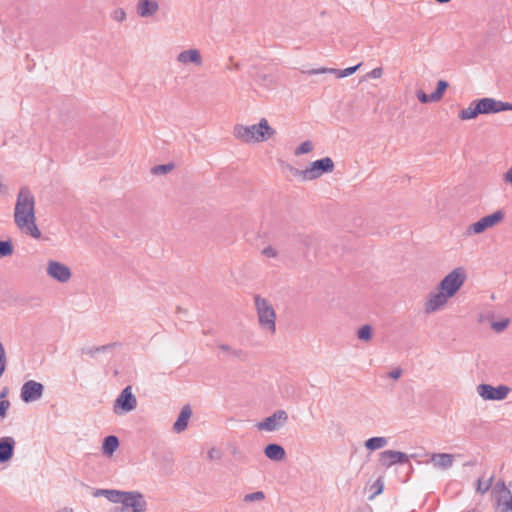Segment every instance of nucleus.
Here are the masks:
<instances>
[{"label": "nucleus", "mask_w": 512, "mask_h": 512, "mask_svg": "<svg viewBox=\"0 0 512 512\" xmlns=\"http://www.w3.org/2000/svg\"><path fill=\"white\" fill-rule=\"evenodd\" d=\"M36 200L32 191L24 186L21 187L14 207V223L18 230L34 239L41 238V231L36 223Z\"/></svg>", "instance_id": "1"}, {"label": "nucleus", "mask_w": 512, "mask_h": 512, "mask_svg": "<svg viewBox=\"0 0 512 512\" xmlns=\"http://www.w3.org/2000/svg\"><path fill=\"white\" fill-rule=\"evenodd\" d=\"M232 133L235 139L242 143L256 144L273 138L276 130L266 118H261L258 123L252 125L236 124Z\"/></svg>", "instance_id": "2"}, {"label": "nucleus", "mask_w": 512, "mask_h": 512, "mask_svg": "<svg viewBox=\"0 0 512 512\" xmlns=\"http://www.w3.org/2000/svg\"><path fill=\"white\" fill-rule=\"evenodd\" d=\"M253 302L260 330L268 335H275L277 314L273 304L267 298L258 294L254 295Z\"/></svg>", "instance_id": "3"}, {"label": "nucleus", "mask_w": 512, "mask_h": 512, "mask_svg": "<svg viewBox=\"0 0 512 512\" xmlns=\"http://www.w3.org/2000/svg\"><path fill=\"white\" fill-rule=\"evenodd\" d=\"M108 512H147L148 502L145 495L139 490H119Z\"/></svg>", "instance_id": "4"}, {"label": "nucleus", "mask_w": 512, "mask_h": 512, "mask_svg": "<svg viewBox=\"0 0 512 512\" xmlns=\"http://www.w3.org/2000/svg\"><path fill=\"white\" fill-rule=\"evenodd\" d=\"M334 168V161L330 157H324L310 162L305 169L290 167V171L300 181L307 182L319 179L324 174L332 173Z\"/></svg>", "instance_id": "5"}, {"label": "nucleus", "mask_w": 512, "mask_h": 512, "mask_svg": "<svg viewBox=\"0 0 512 512\" xmlns=\"http://www.w3.org/2000/svg\"><path fill=\"white\" fill-rule=\"evenodd\" d=\"M467 278V269L463 266H458L447 273L439 281L437 287L452 299L464 286Z\"/></svg>", "instance_id": "6"}, {"label": "nucleus", "mask_w": 512, "mask_h": 512, "mask_svg": "<svg viewBox=\"0 0 512 512\" xmlns=\"http://www.w3.org/2000/svg\"><path fill=\"white\" fill-rule=\"evenodd\" d=\"M204 63L202 51L195 47L181 49L175 56V64L181 69H201Z\"/></svg>", "instance_id": "7"}, {"label": "nucleus", "mask_w": 512, "mask_h": 512, "mask_svg": "<svg viewBox=\"0 0 512 512\" xmlns=\"http://www.w3.org/2000/svg\"><path fill=\"white\" fill-rule=\"evenodd\" d=\"M451 298L441 291L437 286L424 298L423 311L426 315H433L446 309Z\"/></svg>", "instance_id": "8"}, {"label": "nucleus", "mask_w": 512, "mask_h": 512, "mask_svg": "<svg viewBox=\"0 0 512 512\" xmlns=\"http://www.w3.org/2000/svg\"><path fill=\"white\" fill-rule=\"evenodd\" d=\"M137 403L132 387L127 386L116 397L113 403V412L118 416L130 413L136 409Z\"/></svg>", "instance_id": "9"}, {"label": "nucleus", "mask_w": 512, "mask_h": 512, "mask_svg": "<svg viewBox=\"0 0 512 512\" xmlns=\"http://www.w3.org/2000/svg\"><path fill=\"white\" fill-rule=\"evenodd\" d=\"M504 212L501 210L495 211L490 215H486L479 219L477 222L469 225L466 228V235L473 236L485 232L487 229L493 228L504 219Z\"/></svg>", "instance_id": "10"}, {"label": "nucleus", "mask_w": 512, "mask_h": 512, "mask_svg": "<svg viewBox=\"0 0 512 512\" xmlns=\"http://www.w3.org/2000/svg\"><path fill=\"white\" fill-rule=\"evenodd\" d=\"M477 394L485 401H502L508 397L511 388L507 385L492 386L479 384L476 387Z\"/></svg>", "instance_id": "11"}, {"label": "nucleus", "mask_w": 512, "mask_h": 512, "mask_svg": "<svg viewBox=\"0 0 512 512\" xmlns=\"http://www.w3.org/2000/svg\"><path fill=\"white\" fill-rule=\"evenodd\" d=\"M46 275L61 284H66L72 278L70 267L57 260H48L46 264Z\"/></svg>", "instance_id": "12"}, {"label": "nucleus", "mask_w": 512, "mask_h": 512, "mask_svg": "<svg viewBox=\"0 0 512 512\" xmlns=\"http://www.w3.org/2000/svg\"><path fill=\"white\" fill-rule=\"evenodd\" d=\"M288 422V414L285 410H276L272 415L266 417L256 424L259 431L274 432L280 430Z\"/></svg>", "instance_id": "13"}, {"label": "nucleus", "mask_w": 512, "mask_h": 512, "mask_svg": "<svg viewBox=\"0 0 512 512\" xmlns=\"http://www.w3.org/2000/svg\"><path fill=\"white\" fill-rule=\"evenodd\" d=\"M481 114L499 113L502 111H512V104L502 102L494 98H482L476 100Z\"/></svg>", "instance_id": "14"}, {"label": "nucleus", "mask_w": 512, "mask_h": 512, "mask_svg": "<svg viewBox=\"0 0 512 512\" xmlns=\"http://www.w3.org/2000/svg\"><path fill=\"white\" fill-rule=\"evenodd\" d=\"M44 391V386L34 380L26 381L21 388V399L26 402H35L39 400Z\"/></svg>", "instance_id": "15"}, {"label": "nucleus", "mask_w": 512, "mask_h": 512, "mask_svg": "<svg viewBox=\"0 0 512 512\" xmlns=\"http://www.w3.org/2000/svg\"><path fill=\"white\" fill-rule=\"evenodd\" d=\"M409 456L401 451L385 450L379 454V462L383 467L389 468L397 463H407Z\"/></svg>", "instance_id": "16"}, {"label": "nucleus", "mask_w": 512, "mask_h": 512, "mask_svg": "<svg viewBox=\"0 0 512 512\" xmlns=\"http://www.w3.org/2000/svg\"><path fill=\"white\" fill-rule=\"evenodd\" d=\"M159 8L156 0H138L135 6L136 14L143 19L155 17Z\"/></svg>", "instance_id": "17"}, {"label": "nucleus", "mask_w": 512, "mask_h": 512, "mask_svg": "<svg viewBox=\"0 0 512 512\" xmlns=\"http://www.w3.org/2000/svg\"><path fill=\"white\" fill-rule=\"evenodd\" d=\"M360 66H361V63H359L355 66H352V67H348L343 70L336 69V68L321 67V68L307 70L304 73H306L308 75L333 74L337 78H344V77H348V76L352 75L353 73H355L359 69Z\"/></svg>", "instance_id": "18"}, {"label": "nucleus", "mask_w": 512, "mask_h": 512, "mask_svg": "<svg viewBox=\"0 0 512 512\" xmlns=\"http://www.w3.org/2000/svg\"><path fill=\"white\" fill-rule=\"evenodd\" d=\"M455 461V455L451 453H432L429 462L437 470L450 469Z\"/></svg>", "instance_id": "19"}, {"label": "nucleus", "mask_w": 512, "mask_h": 512, "mask_svg": "<svg viewBox=\"0 0 512 512\" xmlns=\"http://www.w3.org/2000/svg\"><path fill=\"white\" fill-rule=\"evenodd\" d=\"M15 440L13 437L5 436L0 438V463L9 461L14 452Z\"/></svg>", "instance_id": "20"}, {"label": "nucleus", "mask_w": 512, "mask_h": 512, "mask_svg": "<svg viewBox=\"0 0 512 512\" xmlns=\"http://www.w3.org/2000/svg\"><path fill=\"white\" fill-rule=\"evenodd\" d=\"M264 455L272 461H283L286 457L285 449L279 444H268L264 448Z\"/></svg>", "instance_id": "21"}, {"label": "nucleus", "mask_w": 512, "mask_h": 512, "mask_svg": "<svg viewBox=\"0 0 512 512\" xmlns=\"http://www.w3.org/2000/svg\"><path fill=\"white\" fill-rule=\"evenodd\" d=\"M192 415V411L189 406H184L176 419L173 429L177 433L183 432L188 425V421Z\"/></svg>", "instance_id": "22"}, {"label": "nucleus", "mask_w": 512, "mask_h": 512, "mask_svg": "<svg viewBox=\"0 0 512 512\" xmlns=\"http://www.w3.org/2000/svg\"><path fill=\"white\" fill-rule=\"evenodd\" d=\"M493 494L497 503L512 500L511 491L506 487L504 482H498L495 484L493 487Z\"/></svg>", "instance_id": "23"}, {"label": "nucleus", "mask_w": 512, "mask_h": 512, "mask_svg": "<svg viewBox=\"0 0 512 512\" xmlns=\"http://www.w3.org/2000/svg\"><path fill=\"white\" fill-rule=\"evenodd\" d=\"M480 114L481 113H480V109L477 104V101L474 100L469 104V106L467 108H464L459 112L458 117L462 121H468V120H473V119L477 118L478 115H480Z\"/></svg>", "instance_id": "24"}, {"label": "nucleus", "mask_w": 512, "mask_h": 512, "mask_svg": "<svg viewBox=\"0 0 512 512\" xmlns=\"http://www.w3.org/2000/svg\"><path fill=\"white\" fill-rule=\"evenodd\" d=\"M388 444L386 437H372L365 441L364 446L368 451H376L384 448Z\"/></svg>", "instance_id": "25"}, {"label": "nucleus", "mask_w": 512, "mask_h": 512, "mask_svg": "<svg viewBox=\"0 0 512 512\" xmlns=\"http://www.w3.org/2000/svg\"><path fill=\"white\" fill-rule=\"evenodd\" d=\"M119 446V440L116 436L110 435L104 439L102 445V451L104 454L110 456L112 455Z\"/></svg>", "instance_id": "26"}, {"label": "nucleus", "mask_w": 512, "mask_h": 512, "mask_svg": "<svg viewBox=\"0 0 512 512\" xmlns=\"http://www.w3.org/2000/svg\"><path fill=\"white\" fill-rule=\"evenodd\" d=\"M119 489H96L93 492L94 497H105L109 502L114 503Z\"/></svg>", "instance_id": "27"}, {"label": "nucleus", "mask_w": 512, "mask_h": 512, "mask_svg": "<svg viewBox=\"0 0 512 512\" xmlns=\"http://www.w3.org/2000/svg\"><path fill=\"white\" fill-rule=\"evenodd\" d=\"M447 88L448 83L444 80H439L437 83L436 90L430 94V98L433 99L435 102L440 101L443 98Z\"/></svg>", "instance_id": "28"}, {"label": "nucleus", "mask_w": 512, "mask_h": 512, "mask_svg": "<svg viewBox=\"0 0 512 512\" xmlns=\"http://www.w3.org/2000/svg\"><path fill=\"white\" fill-rule=\"evenodd\" d=\"M314 149V144L310 140H306L302 142L294 151L295 156H301L304 154H308L312 152Z\"/></svg>", "instance_id": "29"}, {"label": "nucleus", "mask_w": 512, "mask_h": 512, "mask_svg": "<svg viewBox=\"0 0 512 512\" xmlns=\"http://www.w3.org/2000/svg\"><path fill=\"white\" fill-rule=\"evenodd\" d=\"M266 498V495L263 491H255L249 494H246L243 498V501L245 503H252V502H262Z\"/></svg>", "instance_id": "30"}, {"label": "nucleus", "mask_w": 512, "mask_h": 512, "mask_svg": "<svg viewBox=\"0 0 512 512\" xmlns=\"http://www.w3.org/2000/svg\"><path fill=\"white\" fill-rule=\"evenodd\" d=\"M357 337L359 340L368 342L372 339V327L370 325H364L357 331Z\"/></svg>", "instance_id": "31"}, {"label": "nucleus", "mask_w": 512, "mask_h": 512, "mask_svg": "<svg viewBox=\"0 0 512 512\" xmlns=\"http://www.w3.org/2000/svg\"><path fill=\"white\" fill-rule=\"evenodd\" d=\"M492 482H493V477H490L487 480H483L481 478L478 479L476 491L480 494H484V493L488 492L492 486Z\"/></svg>", "instance_id": "32"}, {"label": "nucleus", "mask_w": 512, "mask_h": 512, "mask_svg": "<svg viewBox=\"0 0 512 512\" xmlns=\"http://www.w3.org/2000/svg\"><path fill=\"white\" fill-rule=\"evenodd\" d=\"M13 254L11 241H0V258L9 257Z\"/></svg>", "instance_id": "33"}, {"label": "nucleus", "mask_w": 512, "mask_h": 512, "mask_svg": "<svg viewBox=\"0 0 512 512\" xmlns=\"http://www.w3.org/2000/svg\"><path fill=\"white\" fill-rule=\"evenodd\" d=\"M173 168H174V165L171 163L157 165L151 169V173L153 175H165V174L169 173L170 171H172Z\"/></svg>", "instance_id": "34"}, {"label": "nucleus", "mask_w": 512, "mask_h": 512, "mask_svg": "<svg viewBox=\"0 0 512 512\" xmlns=\"http://www.w3.org/2000/svg\"><path fill=\"white\" fill-rule=\"evenodd\" d=\"M127 15L123 8H116L111 12V19L117 23H122L126 20Z\"/></svg>", "instance_id": "35"}, {"label": "nucleus", "mask_w": 512, "mask_h": 512, "mask_svg": "<svg viewBox=\"0 0 512 512\" xmlns=\"http://www.w3.org/2000/svg\"><path fill=\"white\" fill-rule=\"evenodd\" d=\"M261 255L266 257V258H278L279 256V251L276 247L272 246V245H268L266 247H264L262 250H261Z\"/></svg>", "instance_id": "36"}, {"label": "nucleus", "mask_w": 512, "mask_h": 512, "mask_svg": "<svg viewBox=\"0 0 512 512\" xmlns=\"http://www.w3.org/2000/svg\"><path fill=\"white\" fill-rule=\"evenodd\" d=\"M509 323H510V320L508 318H503L500 321L492 322L491 323V328L495 332L500 333V332L504 331L508 327Z\"/></svg>", "instance_id": "37"}, {"label": "nucleus", "mask_w": 512, "mask_h": 512, "mask_svg": "<svg viewBox=\"0 0 512 512\" xmlns=\"http://www.w3.org/2000/svg\"><path fill=\"white\" fill-rule=\"evenodd\" d=\"M496 512H512V499L497 503Z\"/></svg>", "instance_id": "38"}, {"label": "nucleus", "mask_w": 512, "mask_h": 512, "mask_svg": "<svg viewBox=\"0 0 512 512\" xmlns=\"http://www.w3.org/2000/svg\"><path fill=\"white\" fill-rule=\"evenodd\" d=\"M6 369V353L4 346L0 343V377L3 375Z\"/></svg>", "instance_id": "39"}, {"label": "nucleus", "mask_w": 512, "mask_h": 512, "mask_svg": "<svg viewBox=\"0 0 512 512\" xmlns=\"http://www.w3.org/2000/svg\"><path fill=\"white\" fill-rule=\"evenodd\" d=\"M372 488L375 489L373 495L370 497V500L372 498H374L376 495H379L382 493L383 491V488H384V484H383V481L381 479H377L374 484L372 485Z\"/></svg>", "instance_id": "40"}, {"label": "nucleus", "mask_w": 512, "mask_h": 512, "mask_svg": "<svg viewBox=\"0 0 512 512\" xmlns=\"http://www.w3.org/2000/svg\"><path fill=\"white\" fill-rule=\"evenodd\" d=\"M416 95H417L418 100L423 104H426L429 102H435L433 99L430 98V95H427L422 90L417 91Z\"/></svg>", "instance_id": "41"}, {"label": "nucleus", "mask_w": 512, "mask_h": 512, "mask_svg": "<svg viewBox=\"0 0 512 512\" xmlns=\"http://www.w3.org/2000/svg\"><path fill=\"white\" fill-rule=\"evenodd\" d=\"M221 456H222L221 451L216 447H212L208 451V458L210 460H219L221 458Z\"/></svg>", "instance_id": "42"}, {"label": "nucleus", "mask_w": 512, "mask_h": 512, "mask_svg": "<svg viewBox=\"0 0 512 512\" xmlns=\"http://www.w3.org/2000/svg\"><path fill=\"white\" fill-rule=\"evenodd\" d=\"M502 180L506 185L512 186V165L503 173Z\"/></svg>", "instance_id": "43"}, {"label": "nucleus", "mask_w": 512, "mask_h": 512, "mask_svg": "<svg viewBox=\"0 0 512 512\" xmlns=\"http://www.w3.org/2000/svg\"><path fill=\"white\" fill-rule=\"evenodd\" d=\"M383 75V68L382 67H376L372 69L368 74L367 77L378 79L381 78Z\"/></svg>", "instance_id": "44"}, {"label": "nucleus", "mask_w": 512, "mask_h": 512, "mask_svg": "<svg viewBox=\"0 0 512 512\" xmlns=\"http://www.w3.org/2000/svg\"><path fill=\"white\" fill-rule=\"evenodd\" d=\"M10 407V402L8 400H0V417L4 418L6 416L7 410Z\"/></svg>", "instance_id": "45"}, {"label": "nucleus", "mask_w": 512, "mask_h": 512, "mask_svg": "<svg viewBox=\"0 0 512 512\" xmlns=\"http://www.w3.org/2000/svg\"><path fill=\"white\" fill-rule=\"evenodd\" d=\"M245 355L246 354L242 349L233 347L229 356H232V357L238 358V359H243L245 357Z\"/></svg>", "instance_id": "46"}, {"label": "nucleus", "mask_w": 512, "mask_h": 512, "mask_svg": "<svg viewBox=\"0 0 512 512\" xmlns=\"http://www.w3.org/2000/svg\"><path fill=\"white\" fill-rule=\"evenodd\" d=\"M402 375V370L400 368H396L389 372L388 376L392 379H399Z\"/></svg>", "instance_id": "47"}, {"label": "nucleus", "mask_w": 512, "mask_h": 512, "mask_svg": "<svg viewBox=\"0 0 512 512\" xmlns=\"http://www.w3.org/2000/svg\"><path fill=\"white\" fill-rule=\"evenodd\" d=\"M218 348H219L223 353H225V354H227V355H230L231 350H232V348H233V347H232V346H230V345H226V344H220V345H218Z\"/></svg>", "instance_id": "48"}, {"label": "nucleus", "mask_w": 512, "mask_h": 512, "mask_svg": "<svg viewBox=\"0 0 512 512\" xmlns=\"http://www.w3.org/2000/svg\"><path fill=\"white\" fill-rule=\"evenodd\" d=\"M58 512H73V509L70 507H63L59 509Z\"/></svg>", "instance_id": "49"}, {"label": "nucleus", "mask_w": 512, "mask_h": 512, "mask_svg": "<svg viewBox=\"0 0 512 512\" xmlns=\"http://www.w3.org/2000/svg\"><path fill=\"white\" fill-rule=\"evenodd\" d=\"M263 81L268 82V83H272V79L269 76H264L263 77Z\"/></svg>", "instance_id": "50"}, {"label": "nucleus", "mask_w": 512, "mask_h": 512, "mask_svg": "<svg viewBox=\"0 0 512 512\" xmlns=\"http://www.w3.org/2000/svg\"><path fill=\"white\" fill-rule=\"evenodd\" d=\"M7 392H8V390H7V389H5V390L1 393L0 398L5 397V395H6V393H7Z\"/></svg>", "instance_id": "51"}]
</instances>
